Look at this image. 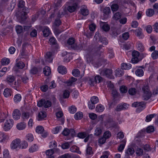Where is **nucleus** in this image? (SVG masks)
<instances>
[{
	"label": "nucleus",
	"mask_w": 158,
	"mask_h": 158,
	"mask_svg": "<svg viewBox=\"0 0 158 158\" xmlns=\"http://www.w3.org/2000/svg\"><path fill=\"white\" fill-rule=\"evenodd\" d=\"M25 2L23 0H18L17 1V6L20 8L18 13V17L22 21L26 19V15L29 12V9L25 6Z\"/></svg>",
	"instance_id": "obj_1"
},
{
	"label": "nucleus",
	"mask_w": 158,
	"mask_h": 158,
	"mask_svg": "<svg viewBox=\"0 0 158 158\" xmlns=\"http://www.w3.org/2000/svg\"><path fill=\"white\" fill-rule=\"evenodd\" d=\"M132 106L136 107V111L139 113L145 108V103L143 102H135L132 104Z\"/></svg>",
	"instance_id": "obj_2"
},
{
	"label": "nucleus",
	"mask_w": 158,
	"mask_h": 158,
	"mask_svg": "<svg viewBox=\"0 0 158 158\" xmlns=\"http://www.w3.org/2000/svg\"><path fill=\"white\" fill-rule=\"evenodd\" d=\"M100 74L102 76H106L110 79L114 78V76L112 75V71L110 69H105L100 70Z\"/></svg>",
	"instance_id": "obj_3"
},
{
	"label": "nucleus",
	"mask_w": 158,
	"mask_h": 158,
	"mask_svg": "<svg viewBox=\"0 0 158 158\" xmlns=\"http://www.w3.org/2000/svg\"><path fill=\"white\" fill-rule=\"evenodd\" d=\"M94 39L97 41L98 39V41L102 43V44L106 45L108 44V42L106 38L102 36L98 31L96 32Z\"/></svg>",
	"instance_id": "obj_4"
},
{
	"label": "nucleus",
	"mask_w": 158,
	"mask_h": 158,
	"mask_svg": "<svg viewBox=\"0 0 158 158\" xmlns=\"http://www.w3.org/2000/svg\"><path fill=\"white\" fill-rule=\"evenodd\" d=\"M52 105L51 102L49 100H46L44 99H42L38 102L37 106L39 107L44 106L45 108H49Z\"/></svg>",
	"instance_id": "obj_5"
},
{
	"label": "nucleus",
	"mask_w": 158,
	"mask_h": 158,
	"mask_svg": "<svg viewBox=\"0 0 158 158\" xmlns=\"http://www.w3.org/2000/svg\"><path fill=\"white\" fill-rule=\"evenodd\" d=\"M21 140L19 138H17L14 140L10 144V148L12 149L20 148V143Z\"/></svg>",
	"instance_id": "obj_6"
},
{
	"label": "nucleus",
	"mask_w": 158,
	"mask_h": 158,
	"mask_svg": "<svg viewBox=\"0 0 158 158\" xmlns=\"http://www.w3.org/2000/svg\"><path fill=\"white\" fill-rule=\"evenodd\" d=\"M139 55V52L136 51H134L132 52V58L131 59V61L132 63L134 64L138 63L139 61L138 57Z\"/></svg>",
	"instance_id": "obj_7"
},
{
	"label": "nucleus",
	"mask_w": 158,
	"mask_h": 158,
	"mask_svg": "<svg viewBox=\"0 0 158 158\" xmlns=\"http://www.w3.org/2000/svg\"><path fill=\"white\" fill-rule=\"evenodd\" d=\"M14 122L12 119L6 120L3 126L4 130L6 131L9 130L13 126Z\"/></svg>",
	"instance_id": "obj_8"
},
{
	"label": "nucleus",
	"mask_w": 158,
	"mask_h": 158,
	"mask_svg": "<svg viewBox=\"0 0 158 158\" xmlns=\"http://www.w3.org/2000/svg\"><path fill=\"white\" fill-rule=\"evenodd\" d=\"M63 10H60L57 14V17L60 18L62 15H64L67 14L68 11L67 6L65 4L62 7Z\"/></svg>",
	"instance_id": "obj_9"
},
{
	"label": "nucleus",
	"mask_w": 158,
	"mask_h": 158,
	"mask_svg": "<svg viewBox=\"0 0 158 158\" xmlns=\"http://www.w3.org/2000/svg\"><path fill=\"white\" fill-rule=\"evenodd\" d=\"M128 105L126 103H121L118 104L115 110L117 111H119L121 110L127 109L128 108Z\"/></svg>",
	"instance_id": "obj_10"
},
{
	"label": "nucleus",
	"mask_w": 158,
	"mask_h": 158,
	"mask_svg": "<svg viewBox=\"0 0 158 158\" xmlns=\"http://www.w3.org/2000/svg\"><path fill=\"white\" fill-rule=\"evenodd\" d=\"M80 3V0H70L66 3V5H70L72 6H74L75 7L77 8Z\"/></svg>",
	"instance_id": "obj_11"
},
{
	"label": "nucleus",
	"mask_w": 158,
	"mask_h": 158,
	"mask_svg": "<svg viewBox=\"0 0 158 158\" xmlns=\"http://www.w3.org/2000/svg\"><path fill=\"white\" fill-rule=\"evenodd\" d=\"M12 116L13 118L15 120H17L20 118L21 113L20 111L18 109L15 110L13 112Z\"/></svg>",
	"instance_id": "obj_12"
},
{
	"label": "nucleus",
	"mask_w": 158,
	"mask_h": 158,
	"mask_svg": "<svg viewBox=\"0 0 158 158\" xmlns=\"http://www.w3.org/2000/svg\"><path fill=\"white\" fill-rule=\"evenodd\" d=\"M52 53L51 52H47L45 56V60L46 63H50L52 61Z\"/></svg>",
	"instance_id": "obj_13"
},
{
	"label": "nucleus",
	"mask_w": 158,
	"mask_h": 158,
	"mask_svg": "<svg viewBox=\"0 0 158 158\" xmlns=\"http://www.w3.org/2000/svg\"><path fill=\"white\" fill-rule=\"evenodd\" d=\"M80 11L81 14L83 16H86L89 14V11L85 6H82Z\"/></svg>",
	"instance_id": "obj_14"
},
{
	"label": "nucleus",
	"mask_w": 158,
	"mask_h": 158,
	"mask_svg": "<svg viewBox=\"0 0 158 158\" xmlns=\"http://www.w3.org/2000/svg\"><path fill=\"white\" fill-rule=\"evenodd\" d=\"M58 72L62 74H65L67 72V69L64 66L62 65L59 66L57 69Z\"/></svg>",
	"instance_id": "obj_15"
},
{
	"label": "nucleus",
	"mask_w": 158,
	"mask_h": 158,
	"mask_svg": "<svg viewBox=\"0 0 158 158\" xmlns=\"http://www.w3.org/2000/svg\"><path fill=\"white\" fill-rule=\"evenodd\" d=\"M142 30L141 28H138V29L135 30V32H136V35L140 38H143L144 37V35L142 32Z\"/></svg>",
	"instance_id": "obj_16"
},
{
	"label": "nucleus",
	"mask_w": 158,
	"mask_h": 158,
	"mask_svg": "<svg viewBox=\"0 0 158 158\" xmlns=\"http://www.w3.org/2000/svg\"><path fill=\"white\" fill-rule=\"evenodd\" d=\"M115 75L116 77H121L124 74V71L121 69H118L114 71Z\"/></svg>",
	"instance_id": "obj_17"
},
{
	"label": "nucleus",
	"mask_w": 158,
	"mask_h": 158,
	"mask_svg": "<svg viewBox=\"0 0 158 158\" xmlns=\"http://www.w3.org/2000/svg\"><path fill=\"white\" fill-rule=\"evenodd\" d=\"M43 33L44 36L45 37H47L49 35L50 33V31L48 27H44L43 28Z\"/></svg>",
	"instance_id": "obj_18"
},
{
	"label": "nucleus",
	"mask_w": 158,
	"mask_h": 158,
	"mask_svg": "<svg viewBox=\"0 0 158 158\" xmlns=\"http://www.w3.org/2000/svg\"><path fill=\"white\" fill-rule=\"evenodd\" d=\"M74 46H73V49L77 50H81L85 49V45L84 44H79L77 45L76 44H74Z\"/></svg>",
	"instance_id": "obj_19"
},
{
	"label": "nucleus",
	"mask_w": 158,
	"mask_h": 158,
	"mask_svg": "<svg viewBox=\"0 0 158 158\" xmlns=\"http://www.w3.org/2000/svg\"><path fill=\"white\" fill-rule=\"evenodd\" d=\"M46 117V112L43 111H41L38 113V120L39 121L41 120Z\"/></svg>",
	"instance_id": "obj_20"
},
{
	"label": "nucleus",
	"mask_w": 158,
	"mask_h": 158,
	"mask_svg": "<svg viewBox=\"0 0 158 158\" xmlns=\"http://www.w3.org/2000/svg\"><path fill=\"white\" fill-rule=\"evenodd\" d=\"M152 94L151 92L143 93V98L145 100H148L151 97Z\"/></svg>",
	"instance_id": "obj_21"
},
{
	"label": "nucleus",
	"mask_w": 158,
	"mask_h": 158,
	"mask_svg": "<svg viewBox=\"0 0 158 158\" xmlns=\"http://www.w3.org/2000/svg\"><path fill=\"white\" fill-rule=\"evenodd\" d=\"M121 69H129L131 68V65L129 63H123L121 66Z\"/></svg>",
	"instance_id": "obj_22"
},
{
	"label": "nucleus",
	"mask_w": 158,
	"mask_h": 158,
	"mask_svg": "<svg viewBox=\"0 0 158 158\" xmlns=\"http://www.w3.org/2000/svg\"><path fill=\"white\" fill-rule=\"evenodd\" d=\"M135 152L134 149L132 148H128L125 152V156H128L129 155H132Z\"/></svg>",
	"instance_id": "obj_23"
},
{
	"label": "nucleus",
	"mask_w": 158,
	"mask_h": 158,
	"mask_svg": "<svg viewBox=\"0 0 158 158\" xmlns=\"http://www.w3.org/2000/svg\"><path fill=\"white\" fill-rule=\"evenodd\" d=\"M26 124L24 122H21L18 123L16 126L17 129L19 130H22L26 127Z\"/></svg>",
	"instance_id": "obj_24"
},
{
	"label": "nucleus",
	"mask_w": 158,
	"mask_h": 158,
	"mask_svg": "<svg viewBox=\"0 0 158 158\" xmlns=\"http://www.w3.org/2000/svg\"><path fill=\"white\" fill-rule=\"evenodd\" d=\"M3 94L5 97H8L11 95V90L10 89L6 88L4 89Z\"/></svg>",
	"instance_id": "obj_25"
},
{
	"label": "nucleus",
	"mask_w": 158,
	"mask_h": 158,
	"mask_svg": "<svg viewBox=\"0 0 158 158\" xmlns=\"http://www.w3.org/2000/svg\"><path fill=\"white\" fill-rule=\"evenodd\" d=\"M54 3L55 8H59L62 6L61 0H54Z\"/></svg>",
	"instance_id": "obj_26"
},
{
	"label": "nucleus",
	"mask_w": 158,
	"mask_h": 158,
	"mask_svg": "<svg viewBox=\"0 0 158 158\" xmlns=\"http://www.w3.org/2000/svg\"><path fill=\"white\" fill-rule=\"evenodd\" d=\"M77 79L76 78L72 77L70 79H69L68 81H66L65 83L67 84L68 85L70 86L72 85V84L74 82L76 81Z\"/></svg>",
	"instance_id": "obj_27"
},
{
	"label": "nucleus",
	"mask_w": 158,
	"mask_h": 158,
	"mask_svg": "<svg viewBox=\"0 0 158 158\" xmlns=\"http://www.w3.org/2000/svg\"><path fill=\"white\" fill-rule=\"evenodd\" d=\"M43 72L45 76H48L51 73V69L49 67L46 66L44 69Z\"/></svg>",
	"instance_id": "obj_28"
},
{
	"label": "nucleus",
	"mask_w": 158,
	"mask_h": 158,
	"mask_svg": "<svg viewBox=\"0 0 158 158\" xmlns=\"http://www.w3.org/2000/svg\"><path fill=\"white\" fill-rule=\"evenodd\" d=\"M21 100V96L19 94L15 95L14 98V100L15 103H17Z\"/></svg>",
	"instance_id": "obj_29"
},
{
	"label": "nucleus",
	"mask_w": 158,
	"mask_h": 158,
	"mask_svg": "<svg viewBox=\"0 0 158 158\" xmlns=\"http://www.w3.org/2000/svg\"><path fill=\"white\" fill-rule=\"evenodd\" d=\"M137 91L136 89L135 88L132 87L129 89L128 92L130 95H134L136 94Z\"/></svg>",
	"instance_id": "obj_30"
},
{
	"label": "nucleus",
	"mask_w": 158,
	"mask_h": 158,
	"mask_svg": "<svg viewBox=\"0 0 158 158\" xmlns=\"http://www.w3.org/2000/svg\"><path fill=\"white\" fill-rule=\"evenodd\" d=\"M38 147L36 144H34L29 149V152L30 153H33L38 150Z\"/></svg>",
	"instance_id": "obj_31"
},
{
	"label": "nucleus",
	"mask_w": 158,
	"mask_h": 158,
	"mask_svg": "<svg viewBox=\"0 0 158 158\" xmlns=\"http://www.w3.org/2000/svg\"><path fill=\"white\" fill-rule=\"evenodd\" d=\"M68 44L71 45V48H73V46H74V44H76V43H75V40L73 38H69L68 41Z\"/></svg>",
	"instance_id": "obj_32"
},
{
	"label": "nucleus",
	"mask_w": 158,
	"mask_h": 158,
	"mask_svg": "<svg viewBox=\"0 0 158 158\" xmlns=\"http://www.w3.org/2000/svg\"><path fill=\"white\" fill-rule=\"evenodd\" d=\"M10 60L6 58H3L1 60V64L3 65H6L8 64L10 62Z\"/></svg>",
	"instance_id": "obj_33"
},
{
	"label": "nucleus",
	"mask_w": 158,
	"mask_h": 158,
	"mask_svg": "<svg viewBox=\"0 0 158 158\" xmlns=\"http://www.w3.org/2000/svg\"><path fill=\"white\" fill-rule=\"evenodd\" d=\"M83 117V114L82 112H78L74 115L75 118L77 120L81 119Z\"/></svg>",
	"instance_id": "obj_34"
},
{
	"label": "nucleus",
	"mask_w": 158,
	"mask_h": 158,
	"mask_svg": "<svg viewBox=\"0 0 158 158\" xmlns=\"http://www.w3.org/2000/svg\"><path fill=\"white\" fill-rule=\"evenodd\" d=\"M135 73L137 76L139 77H141L143 75L144 72L143 70L142 69H138L135 71Z\"/></svg>",
	"instance_id": "obj_35"
},
{
	"label": "nucleus",
	"mask_w": 158,
	"mask_h": 158,
	"mask_svg": "<svg viewBox=\"0 0 158 158\" xmlns=\"http://www.w3.org/2000/svg\"><path fill=\"white\" fill-rule=\"evenodd\" d=\"M61 22L60 19H56L53 24V27H59L61 24Z\"/></svg>",
	"instance_id": "obj_36"
},
{
	"label": "nucleus",
	"mask_w": 158,
	"mask_h": 158,
	"mask_svg": "<svg viewBox=\"0 0 158 158\" xmlns=\"http://www.w3.org/2000/svg\"><path fill=\"white\" fill-rule=\"evenodd\" d=\"M15 30L17 34L21 33L23 32V30L22 27L20 25H17L16 26Z\"/></svg>",
	"instance_id": "obj_37"
},
{
	"label": "nucleus",
	"mask_w": 158,
	"mask_h": 158,
	"mask_svg": "<svg viewBox=\"0 0 158 158\" xmlns=\"http://www.w3.org/2000/svg\"><path fill=\"white\" fill-rule=\"evenodd\" d=\"M126 140L125 139L123 140L122 141L123 143L121 144L119 146L118 150L119 152H122L124 149L126 143Z\"/></svg>",
	"instance_id": "obj_38"
},
{
	"label": "nucleus",
	"mask_w": 158,
	"mask_h": 158,
	"mask_svg": "<svg viewBox=\"0 0 158 158\" xmlns=\"http://www.w3.org/2000/svg\"><path fill=\"white\" fill-rule=\"evenodd\" d=\"M104 109L103 106L100 104L98 105L96 107V110L98 112H102Z\"/></svg>",
	"instance_id": "obj_39"
},
{
	"label": "nucleus",
	"mask_w": 158,
	"mask_h": 158,
	"mask_svg": "<svg viewBox=\"0 0 158 158\" xmlns=\"http://www.w3.org/2000/svg\"><path fill=\"white\" fill-rule=\"evenodd\" d=\"M121 16L122 15L121 13L119 12H117L114 14L113 18L116 20H118L121 19Z\"/></svg>",
	"instance_id": "obj_40"
},
{
	"label": "nucleus",
	"mask_w": 158,
	"mask_h": 158,
	"mask_svg": "<svg viewBox=\"0 0 158 158\" xmlns=\"http://www.w3.org/2000/svg\"><path fill=\"white\" fill-rule=\"evenodd\" d=\"M65 5L67 6L68 11L70 13H72L74 12L77 9L76 8V7H75V6H72L70 5H66V3L65 4Z\"/></svg>",
	"instance_id": "obj_41"
},
{
	"label": "nucleus",
	"mask_w": 158,
	"mask_h": 158,
	"mask_svg": "<svg viewBox=\"0 0 158 158\" xmlns=\"http://www.w3.org/2000/svg\"><path fill=\"white\" fill-rule=\"evenodd\" d=\"M102 131L100 128L98 127H96L95 130L94 135L96 136H98L101 134Z\"/></svg>",
	"instance_id": "obj_42"
},
{
	"label": "nucleus",
	"mask_w": 158,
	"mask_h": 158,
	"mask_svg": "<svg viewBox=\"0 0 158 158\" xmlns=\"http://www.w3.org/2000/svg\"><path fill=\"white\" fill-rule=\"evenodd\" d=\"M137 47L138 50L140 52H143L144 51V47L142 44L140 42H138Z\"/></svg>",
	"instance_id": "obj_43"
},
{
	"label": "nucleus",
	"mask_w": 158,
	"mask_h": 158,
	"mask_svg": "<svg viewBox=\"0 0 158 158\" xmlns=\"http://www.w3.org/2000/svg\"><path fill=\"white\" fill-rule=\"evenodd\" d=\"M90 101L93 103L96 104L98 102L99 99L97 97L93 96L91 98Z\"/></svg>",
	"instance_id": "obj_44"
},
{
	"label": "nucleus",
	"mask_w": 158,
	"mask_h": 158,
	"mask_svg": "<svg viewBox=\"0 0 158 158\" xmlns=\"http://www.w3.org/2000/svg\"><path fill=\"white\" fill-rule=\"evenodd\" d=\"M30 116L29 112H23L22 113L21 117L23 119H28Z\"/></svg>",
	"instance_id": "obj_45"
},
{
	"label": "nucleus",
	"mask_w": 158,
	"mask_h": 158,
	"mask_svg": "<svg viewBox=\"0 0 158 158\" xmlns=\"http://www.w3.org/2000/svg\"><path fill=\"white\" fill-rule=\"evenodd\" d=\"M6 80L8 83H11L15 80V77L13 76L10 75L7 77Z\"/></svg>",
	"instance_id": "obj_46"
},
{
	"label": "nucleus",
	"mask_w": 158,
	"mask_h": 158,
	"mask_svg": "<svg viewBox=\"0 0 158 158\" xmlns=\"http://www.w3.org/2000/svg\"><path fill=\"white\" fill-rule=\"evenodd\" d=\"M36 131L38 134H41L44 131L43 127L42 126H38L36 128Z\"/></svg>",
	"instance_id": "obj_47"
},
{
	"label": "nucleus",
	"mask_w": 158,
	"mask_h": 158,
	"mask_svg": "<svg viewBox=\"0 0 158 158\" xmlns=\"http://www.w3.org/2000/svg\"><path fill=\"white\" fill-rule=\"evenodd\" d=\"M154 13V10L152 9H149L146 11V15L148 16H152Z\"/></svg>",
	"instance_id": "obj_48"
},
{
	"label": "nucleus",
	"mask_w": 158,
	"mask_h": 158,
	"mask_svg": "<svg viewBox=\"0 0 158 158\" xmlns=\"http://www.w3.org/2000/svg\"><path fill=\"white\" fill-rule=\"evenodd\" d=\"M102 80V78L99 75H97L94 77V81L96 83H99Z\"/></svg>",
	"instance_id": "obj_49"
},
{
	"label": "nucleus",
	"mask_w": 158,
	"mask_h": 158,
	"mask_svg": "<svg viewBox=\"0 0 158 158\" xmlns=\"http://www.w3.org/2000/svg\"><path fill=\"white\" fill-rule=\"evenodd\" d=\"M151 57L154 59H156L158 58V51L155 50L152 53Z\"/></svg>",
	"instance_id": "obj_50"
},
{
	"label": "nucleus",
	"mask_w": 158,
	"mask_h": 158,
	"mask_svg": "<svg viewBox=\"0 0 158 158\" xmlns=\"http://www.w3.org/2000/svg\"><path fill=\"white\" fill-rule=\"evenodd\" d=\"M155 115H156L155 114H150L147 115L146 117L145 121L147 122L150 121L152 118H153Z\"/></svg>",
	"instance_id": "obj_51"
},
{
	"label": "nucleus",
	"mask_w": 158,
	"mask_h": 158,
	"mask_svg": "<svg viewBox=\"0 0 158 158\" xmlns=\"http://www.w3.org/2000/svg\"><path fill=\"white\" fill-rule=\"evenodd\" d=\"M135 153L137 156H142L143 154V151L142 149L138 148L136 150Z\"/></svg>",
	"instance_id": "obj_52"
},
{
	"label": "nucleus",
	"mask_w": 158,
	"mask_h": 158,
	"mask_svg": "<svg viewBox=\"0 0 158 158\" xmlns=\"http://www.w3.org/2000/svg\"><path fill=\"white\" fill-rule=\"evenodd\" d=\"M70 95V92L68 90H65L64 91L63 95V98H68Z\"/></svg>",
	"instance_id": "obj_53"
},
{
	"label": "nucleus",
	"mask_w": 158,
	"mask_h": 158,
	"mask_svg": "<svg viewBox=\"0 0 158 158\" xmlns=\"http://www.w3.org/2000/svg\"><path fill=\"white\" fill-rule=\"evenodd\" d=\"M26 137L27 140L30 142H31L33 140V137L32 135L31 134H27Z\"/></svg>",
	"instance_id": "obj_54"
},
{
	"label": "nucleus",
	"mask_w": 158,
	"mask_h": 158,
	"mask_svg": "<svg viewBox=\"0 0 158 158\" xmlns=\"http://www.w3.org/2000/svg\"><path fill=\"white\" fill-rule=\"evenodd\" d=\"M118 6L117 4H112L111 6V10L113 11H116L118 9Z\"/></svg>",
	"instance_id": "obj_55"
},
{
	"label": "nucleus",
	"mask_w": 158,
	"mask_h": 158,
	"mask_svg": "<svg viewBox=\"0 0 158 158\" xmlns=\"http://www.w3.org/2000/svg\"><path fill=\"white\" fill-rule=\"evenodd\" d=\"M62 129V127L60 126H58L56 127L53 130V133L54 134H56L58 133L60 130Z\"/></svg>",
	"instance_id": "obj_56"
},
{
	"label": "nucleus",
	"mask_w": 158,
	"mask_h": 158,
	"mask_svg": "<svg viewBox=\"0 0 158 158\" xmlns=\"http://www.w3.org/2000/svg\"><path fill=\"white\" fill-rule=\"evenodd\" d=\"M20 148L25 149L27 147L28 143L26 141H23L21 144L20 143Z\"/></svg>",
	"instance_id": "obj_57"
},
{
	"label": "nucleus",
	"mask_w": 158,
	"mask_h": 158,
	"mask_svg": "<svg viewBox=\"0 0 158 158\" xmlns=\"http://www.w3.org/2000/svg\"><path fill=\"white\" fill-rule=\"evenodd\" d=\"M155 130L154 127L152 126H150L147 128L146 131L147 133H150L154 132Z\"/></svg>",
	"instance_id": "obj_58"
},
{
	"label": "nucleus",
	"mask_w": 158,
	"mask_h": 158,
	"mask_svg": "<svg viewBox=\"0 0 158 158\" xmlns=\"http://www.w3.org/2000/svg\"><path fill=\"white\" fill-rule=\"evenodd\" d=\"M111 136V132L108 131L105 132L103 135V136L106 139L109 138Z\"/></svg>",
	"instance_id": "obj_59"
},
{
	"label": "nucleus",
	"mask_w": 158,
	"mask_h": 158,
	"mask_svg": "<svg viewBox=\"0 0 158 158\" xmlns=\"http://www.w3.org/2000/svg\"><path fill=\"white\" fill-rule=\"evenodd\" d=\"M72 73L73 75L76 77H78L80 74V71L78 69L73 70Z\"/></svg>",
	"instance_id": "obj_60"
},
{
	"label": "nucleus",
	"mask_w": 158,
	"mask_h": 158,
	"mask_svg": "<svg viewBox=\"0 0 158 158\" xmlns=\"http://www.w3.org/2000/svg\"><path fill=\"white\" fill-rule=\"evenodd\" d=\"M120 90L122 93H126L127 90V88L126 86L124 85L121 86L120 88Z\"/></svg>",
	"instance_id": "obj_61"
},
{
	"label": "nucleus",
	"mask_w": 158,
	"mask_h": 158,
	"mask_svg": "<svg viewBox=\"0 0 158 158\" xmlns=\"http://www.w3.org/2000/svg\"><path fill=\"white\" fill-rule=\"evenodd\" d=\"M15 65L17 67L20 69L23 68L25 66L24 64L22 62H18Z\"/></svg>",
	"instance_id": "obj_62"
},
{
	"label": "nucleus",
	"mask_w": 158,
	"mask_h": 158,
	"mask_svg": "<svg viewBox=\"0 0 158 158\" xmlns=\"http://www.w3.org/2000/svg\"><path fill=\"white\" fill-rule=\"evenodd\" d=\"M78 137L81 138L83 139L86 136V134L85 132H81L79 133L77 135Z\"/></svg>",
	"instance_id": "obj_63"
},
{
	"label": "nucleus",
	"mask_w": 158,
	"mask_h": 158,
	"mask_svg": "<svg viewBox=\"0 0 158 158\" xmlns=\"http://www.w3.org/2000/svg\"><path fill=\"white\" fill-rule=\"evenodd\" d=\"M69 111L70 113L74 114L77 111V108L74 106H72L69 108Z\"/></svg>",
	"instance_id": "obj_64"
}]
</instances>
